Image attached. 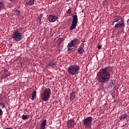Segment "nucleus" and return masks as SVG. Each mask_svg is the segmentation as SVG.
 <instances>
[{
	"instance_id": "nucleus-17",
	"label": "nucleus",
	"mask_w": 129,
	"mask_h": 129,
	"mask_svg": "<svg viewBox=\"0 0 129 129\" xmlns=\"http://www.w3.org/2000/svg\"><path fill=\"white\" fill-rule=\"evenodd\" d=\"M56 65H57V61H54L50 62L49 64V66L52 67V68H55L56 67Z\"/></svg>"
},
{
	"instance_id": "nucleus-20",
	"label": "nucleus",
	"mask_w": 129,
	"mask_h": 129,
	"mask_svg": "<svg viewBox=\"0 0 129 129\" xmlns=\"http://www.w3.org/2000/svg\"><path fill=\"white\" fill-rule=\"evenodd\" d=\"M3 9H5V4L3 2H0V11Z\"/></svg>"
},
{
	"instance_id": "nucleus-6",
	"label": "nucleus",
	"mask_w": 129,
	"mask_h": 129,
	"mask_svg": "<svg viewBox=\"0 0 129 129\" xmlns=\"http://www.w3.org/2000/svg\"><path fill=\"white\" fill-rule=\"evenodd\" d=\"M72 17L73 22L70 28L71 31L74 30V29L76 28V26H77V23H78V17H77V15H73Z\"/></svg>"
},
{
	"instance_id": "nucleus-19",
	"label": "nucleus",
	"mask_w": 129,
	"mask_h": 129,
	"mask_svg": "<svg viewBox=\"0 0 129 129\" xmlns=\"http://www.w3.org/2000/svg\"><path fill=\"white\" fill-rule=\"evenodd\" d=\"M36 96H37V92L35 91L32 93L31 100H34V99H36Z\"/></svg>"
},
{
	"instance_id": "nucleus-4",
	"label": "nucleus",
	"mask_w": 129,
	"mask_h": 129,
	"mask_svg": "<svg viewBox=\"0 0 129 129\" xmlns=\"http://www.w3.org/2000/svg\"><path fill=\"white\" fill-rule=\"evenodd\" d=\"M12 38L14 41L20 42V41H22V39H23V34L19 32L17 30H16L13 33Z\"/></svg>"
},
{
	"instance_id": "nucleus-27",
	"label": "nucleus",
	"mask_w": 129,
	"mask_h": 129,
	"mask_svg": "<svg viewBox=\"0 0 129 129\" xmlns=\"http://www.w3.org/2000/svg\"><path fill=\"white\" fill-rule=\"evenodd\" d=\"M9 2H11V3L15 4L16 3V0H8Z\"/></svg>"
},
{
	"instance_id": "nucleus-5",
	"label": "nucleus",
	"mask_w": 129,
	"mask_h": 129,
	"mask_svg": "<svg viewBox=\"0 0 129 129\" xmlns=\"http://www.w3.org/2000/svg\"><path fill=\"white\" fill-rule=\"evenodd\" d=\"M83 124L86 127H90L92 124V117L89 116L84 119Z\"/></svg>"
},
{
	"instance_id": "nucleus-1",
	"label": "nucleus",
	"mask_w": 129,
	"mask_h": 129,
	"mask_svg": "<svg viewBox=\"0 0 129 129\" xmlns=\"http://www.w3.org/2000/svg\"><path fill=\"white\" fill-rule=\"evenodd\" d=\"M107 67L101 69L97 74V80L100 83H106L110 80V73Z\"/></svg>"
},
{
	"instance_id": "nucleus-13",
	"label": "nucleus",
	"mask_w": 129,
	"mask_h": 129,
	"mask_svg": "<svg viewBox=\"0 0 129 129\" xmlns=\"http://www.w3.org/2000/svg\"><path fill=\"white\" fill-rule=\"evenodd\" d=\"M34 4H35V0H27L26 1L25 5L31 6H33Z\"/></svg>"
},
{
	"instance_id": "nucleus-23",
	"label": "nucleus",
	"mask_w": 129,
	"mask_h": 129,
	"mask_svg": "<svg viewBox=\"0 0 129 129\" xmlns=\"http://www.w3.org/2000/svg\"><path fill=\"white\" fill-rule=\"evenodd\" d=\"M22 119H24V120H26L28 118V115H23L22 116Z\"/></svg>"
},
{
	"instance_id": "nucleus-14",
	"label": "nucleus",
	"mask_w": 129,
	"mask_h": 129,
	"mask_svg": "<svg viewBox=\"0 0 129 129\" xmlns=\"http://www.w3.org/2000/svg\"><path fill=\"white\" fill-rule=\"evenodd\" d=\"M46 122H47L46 119L43 120L40 124V127L39 129H45V126H46Z\"/></svg>"
},
{
	"instance_id": "nucleus-8",
	"label": "nucleus",
	"mask_w": 129,
	"mask_h": 129,
	"mask_svg": "<svg viewBox=\"0 0 129 129\" xmlns=\"http://www.w3.org/2000/svg\"><path fill=\"white\" fill-rule=\"evenodd\" d=\"M78 43V39L72 40L68 45V47H74Z\"/></svg>"
},
{
	"instance_id": "nucleus-12",
	"label": "nucleus",
	"mask_w": 129,
	"mask_h": 129,
	"mask_svg": "<svg viewBox=\"0 0 129 129\" xmlns=\"http://www.w3.org/2000/svg\"><path fill=\"white\" fill-rule=\"evenodd\" d=\"M10 75H11V74H10V72H9L8 70L5 69L4 70V74L2 77L3 79H5V78H7V77H8V76H10Z\"/></svg>"
},
{
	"instance_id": "nucleus-25",
	"label": "nucleus",
	"mask_w": 129,
	"mask_h": 129,
	"mask_svg": "<svg viewBox=\"0 0 129 129\" xmlns=\"http://www.w3.org/2000/svg\"><path fill=\"white\" fill-rule=\"evenodd\" d=\"M67 13L68 15H70V14H71V9H69L67 11Z\"/></svg>"
},
{
	"instance_id": "nucleus-28",
	"label": "nucleus",
	"mask_w": 129,
	"mask_h": 129,
	"mask_svg": "<svg viewBox=\"0 0 129 129\" xmlns=\"http://www.w3.org/2000/svg\"><path fill=\"white\" fill-rule=\"evenodd\" d=\"M72 50H73V48H71V47H68V51H72Z\"/></svg>"
},
{
	"instance_id": "nucleus-3",
	"label": "nucleus",
	"mask_w": 129,
	"mask_h": 129,
	"mask_svg": "<svg viewBox=\"0 0 129 129\" xmlns=\"http://www.w3.org/2000/svg\"><path fill=\"white\" fill-rule=\"evenodd\" d=\"M50 96L51 89L48 88H46L41 94V99H42L43 101H48Z\"/></svg>"
},
{
	"instance_id": "nucleus-2",
	"label": "nucleus",
	"mask_w": 129,
	"mask_h": 129,
	"mask_svg": "<svg viewBox=\"0 0 129 129\" xmlns=\"http://www.w3.org/2000/svg\"><path fill=\"white\" fill-rule=\"evenodd\" d=\"M79 66L77 64H71L70 66L68 69V72L70 75H73L74 76L77 75L79 73Z\"/></svg>"
},
{
	"instance_id": "nucleus-29",
	"label": "nucleus",
	"mask_w": 129,
	"mask_h": 129,
	"mask_svg": "<svg viewBox=\"0 0 129 129\" xmlns=\"http://www.w3.org/2000/svg\"><path fill=\"white\" fill-rule=\"evenodd\" d=\"M98 49H100L101 48V45H100V44H99L98 45V47H97Z\"/></svg>"
},
{
	"instance_id": "nucleus-22",
	"label": "nucleus",
	"mask_w": 129,
	"mask_h": 129,
	"mask_svg": "<svg viewBox=\"0 0 129 129\" xmlns=\"http://www.w3.org/2000/svg\"><path fill=\"white\" fill-rule=\"evenodd\" d=\"M15 13L16 14V16H20V15H21V12L18 10H15Z\"/></svg>"
},
{
	"instance_id": "nucleus-30",
	"label": "nucleus",
	"mask_w": 129,
	"mask_h": 129,
	"mask_svg": "<svg viewBox=\"0 0 129 129\" xmlns=\"http://www.w3.org/2000/svg\"><path fill=\"white\" fill-rule=\"evenodd\" d=\"M84 45H85V44H84V43H82V46L83 48H84Z\"/></svg>"
},
{
	"instance_id": "nucleus-7",
	"label": "nucleus",
	"mask_w": 129,
	"mask_h": 129,
	"mask_svg": "<svg viewBox=\"0 0 129 129\" xmlns=\"http://www.w3.org/2000/svg\"><path fill=\"white\" fill-rule=\"evenodd\" d=\"M124 21L122 20L120 21V22H118L117 24H115L114 28H124Z\"/></svg>"
},
{
	"instance_id": "nucleus-9",
	"label": "nucleus",
	"mask_w": 129,
	"mask_h": 129,
	"mask_svg": "<svg viewBox=\"0 0 129 129\" xmlns=\"http://www.w3.org/2000/svg\"><path fill=\"white\" fill-rule=\"evenodd\" d=\"M57 19H58V17L53 15H49L48 17V21L50 23H54V22H56V21H57Z\"/></svg>"
},
{
	"instance_id": "nucleus-26",
	"label": "nucleus",
	"mask_w": 129,
	"mask_h": 129,
	"mask_svg": "<svg viewBox=\"0 0 129 129\" xmlns=\"http://www.w3.org/2000/svg\"><path fill=\"white\" fill-rule=\"evenodd\" d=\"M3 113H4V112L3 111L2 109L0 108V116L3 115Z\"/></svg>"
},
{
	"instance_id": "nucleus-15",
	"label": "nucleus",
	"mask_w": 129,
	"mask_h": 129,
	"mask_svg": "<svg viewBox=\"0 0 129 129\" xmlns=\"http://www.w3.org/2000/svg\"><path fill=\"white\" fill-rule=\"evenodd\" d=\"M76 95H75V92H74V91H73L72 93H70V98L71 100V101H72V100H74V99H75V97H76Z\"/></svg>"
},
{
	"instance_id": "nucleus-24",
	"label": "nucleus",
	"mask_w": 129,
	"mask_h": 129,
	"mask_svg": "<svg viewBox=\"0 0 129 129\" xmlns=\"http://www.w3.org/2000/svg\"><path fill=\"white\" fill-rule=\"evenodd\" d=\"M2 106V108H5L6 107V105L4 103H2L0 102V106Z\"/></svg>"
},
{
	"instance_id": "nucleus-18",
	"label": "nucleus",
	"mask_w": 129,
	"mask_h": 129,
	"mask_svg": "<svg viewBox=\"0 0 129 129\" xmlns=\"http://www.w3.org/2000/svg\"><path fill=\"white\" fill-rule=\"evenodd\" d=\"M78 52L79 54L82 55L83 53H84V49H83V47H80L78 49Z\"/></svg>"
},
{
	"instance_id": "nucleus-32",
	"label": "nucleus",
	"mask_w": 129,
	"mask_h": 129,
	"mask_svg": "<svg viewBox=\"0 0 129 129\" xmlns=\"http://www.w3.org/2000/svg\"><path fill=\"white\" fill-rule=\"evenodd\" d=\"M69 0H67V2H68Z\"/></svg>"
},
{
	"instance_id": "nucleus-10",
	"label": "nucleus",
	"mask_w": 129,
	"mask_h": 129,
	"mask_svg": "<svg viewBox=\"0 0 129 129\" xmlns=\"http://www.w3.org/2000/svg\"><path fill=\"white\" fill-rule=\"evenodd\" d=\"M75 123V122L73 119H70L67 121V124L68 125V127L70 128V127H74Z\"/></svg>"
},
{
	"instance_id": "nucleus-31",
	"label": "nucleus",
	"mask_w": 129,
	"mask_h": 129,
	"mask_svg": "<svg viewBox=\"0 0 129 129\" xmlns=\"http://www.w3.org/2000/svg\"><path fill=\"white\" fill-rule=\"evenodd\" d=\"M53 103H57V100H54V101H53Z\"/></svg>"
},
{
	"instance_id": "nucleus-11",
	"label": "nucleus",
	"mask_w": 129,
	"mask_h": 129,
	"mask_svg": "<svg viewBox=\"0 0 129 129\" xmlns=\"http://www.w3.org/2000/svg\"><path fill=\"white\" fill-rule=\"evenodd\" d=\"M120 21H123V19L121 16L117 17L116 18L113 20V23H119Z\"/></svg>"
},
{
	"instance_id": "nucleus-16",
	"label": "nucleus",
	"mask_w": 129,
	"mask_h": 129,
	"mask_svg": "<svg viewBox=\"0 0 129 129\" xmlns=\"http://www.w3.org/2000/svg\"><path fill=\"white\" fill-rule=\"evenodd\" d=\"M127 116H128V115H127V114L124 113L122 114L121 116H119V119H120V120H123V119H125Z\"/></svg>"
},
{
	"instance_id": "nucleus-21",
	"label": "nucleus",
	"mask_w": 129,
	"mask_h": 129,
	"mask_svg": "<svg viewBox=\"0 0 129 129\" xmlns=\"http://www.w3.org/2000/svg\"><path fill=\"white\" fill-rule=\"evenodd\" d=\"M41 19H42L41 16L38 17V18L37 20V23H39V24H42V22L41 21Z\"/></svg>"
}]
</instances>
